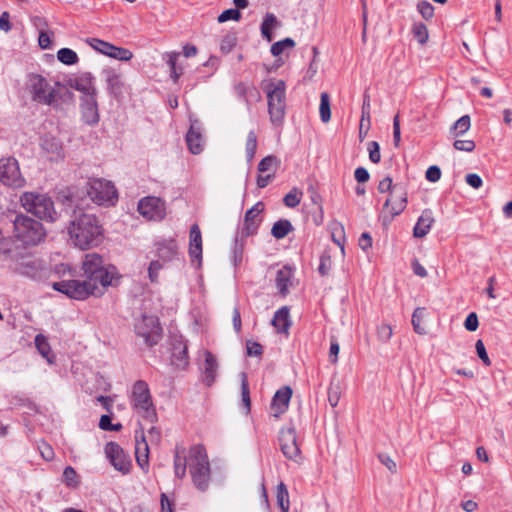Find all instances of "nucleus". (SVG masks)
<instances>
[{"mask_svg": "<svg viewBox=\"0 0 512 512\" xmlns=\"http://www.w3.org/2000/svg\"><path fill=\"white\" fill-rule=\"evenodd\" d=\"M66 200L68 202L66 212L69 213V210L72 212L67 227L70 241L81 250L98 246L103 238V228L98 218L94 214L74 207L73 199L70 196H67Z\"/></svg>", "mask_w": 512, "mask_h": 512, "instance_id": "obj_1", "label": "nucleus"}, {"mask_svg": "<svg viewBox=\"0 0 512 512\" xmlns=\"http://www.w3.org/2000/svg\"><path fill=\"white\" fill-rule=\"evenodd\" d=\"M82 270L86 280L99 286L103 291L106 287L114 285V280L118 279L116 267L110 264L105 265L102 256L97 253L85 255Z\"/></svg>", "mask_w": 512, "mask_h": 512, "instance_id": "obj_2", "label": "nucleus"}, {"mask_svg": "<svg viewBox=\"0 0 512 512\" xmlns=\"http://www.w3.org/2000/svg\"><path fill=\"white\" fill-rule=\"evenodd\" d=\"M6 261L11 272L33 280L44 279L49 273L46 263L29 252L14 250Z\"/></svg>", "mask_w": 512, "mask_h": 512, "instance_id": "obj_3", "label": "nucleus"}, {"mask_svg": "<svg viewBox=\"0 0 512 512\" xmlns=\"http://www.w3.org/2000/svg\"><path fill=\"white\" fill-rule=\"evenodd\" d=\"M189 472L195 487L201 492L206 491L209 487L211 470L206 449L201 444L194 445L189 450Z\"/></svg>", "mask_w": 512, "mask_h": 512, "instance_id": "obj_4", "label": "nucleus"}, {"mask_svg": "<svg viewBox=\"0 0 512 512\" xmlns=\"http://www.w3.org/2000/svg\"><path fill=\"white\" fill-rule=\"evenodd\" d=\"M13 236L24 246H35L44 240L46 230L41 222L19 214L13 220Z\"/></svg>", "mask_w": 512, "mask_h": 512, "instance_id": "obj_5", "label": "nucleus"}, {"mask_svg": "<svg viewBox=\"0 0 512 512\" xmlns=\"http://www.w3.org/2000/svg\"><path fill=\"white\" fill-rule=\"evenodd\" d=\"M263 89L267 96L270 121L275 127H279L286 115V84L283 80L271 81Z\"/></svg>", "mask_w": 512, "mask_h": 512, "instance_id": "obj_6", "label": "nucleus"}, {"mask_svg": "<svg viewBox=\"0 0 512 512\" xmlns=\"http://www.w3.org/2000/svg\"><path fill=\"white\" fill-rule=\"evenodd\" d=\"M20 202L27 212L32 213L40 220L54 222L58 218L54 202L46 194L25 192L21 195Z\"/></svg>", "mask_w": 512, "mask_h": 512, "instance_id": "obj_7", "label": "nucleus"}, {"mask_svg": "<svg viewBox=\"0 0 512 512\" xmlns=\"http://www.w3.org/2000/svg\"><path fill=\"white\" fill-rule=\"evenodd\" d=\"M132 407L146 421L155 423L158 419L156 408L148 384L143 380L134 383L132 389Z\"/></svg>", "mask_w": 512, "mask_h": 512, "instance_id": "obj_8", "label": "nucleus"}, {"mask_svg": "<svg viewBox=\"0 0 512 512\" xmlns=\"http://www.w3.org/2000/svg\"><path fill=\"white\" fill-rule=\"evenodd\" d=\"M52 288L75 300H85L90 295L101 296L103 294V290L99 286L86 279L83 281L72 279L54 282Z\"/></svg>", "mask_w": 512, "mask_h": 512, "instance_id": "obj_9", "label": "nucleus"}, {"mask_svg": "<svg viewBox=\"0 0 512 512\" xmlns=\"http://www.w3.org/2000/svg\"><path fill=\"white\" fill-rule=\"evenodd\" d=\"M87 194L91 200L99 205H113L117 198V190L111 181L105 179H91L88 182Z\"/></svg>", "mask_w": 512, "mask_h": 512, "instance_id": "obj_10", "label": "nucleus"}, {"mask_svg": "<svg viewBox=\"0 0 512 512\" xmlns=\"http://www.w3.org/2000/svg\"><path fill=\"white\" fill-rule=\"evenodd\" d=\"M135 333L145 344L152 347L162 339V328L156 316L143 315L135 324Z\"/></svg>", "mask_w": 512, "mask_h": 512, "instance_id": "obj_11", "label": "nucleus"}, {"mask_svg": "<svg viewBox=\"0 0 512 512\" xmlns=\"http://www.w3.org/2000/svg\"><path fill=\"white\" fill-rule=\"evenodd\" d=\"M32 99L38 103L52 105L56 101V91L45 77L32 74L29 77Z\"/></svg>", "mask_w": 512, "mask_h": 512, "instance_id": "obj_12", "label": "nucleus"}, {"mask_svg": "<svg viewBox=\"0 0 512 512\" xmlns=\"http://www.w3.org/2000/svg\"><path fill=\"white\" fill-rule=\"evenodd\" d=\"M279 444L283 455L296 463L302 461L301 450L297 442L296 429L293 426L282 428L279 433Z\"/></svg>", "mask_w": 512, "mask_h": 512, "instance_id": "obj_13", "label": "nucleus"}, {"mask_svg": "<svg viewBox=\"0 0 512 512\" xmlns=\"http://www.w3.org/2000/svg\"><path fill=\"white\" fill-rule=\"evenodd\" d=\"M101 75L106 83L107 93L117 101L122 100L128 88L122 72L113 67H105Z\"/></svg>", "mask_w": 512, "mask_h": 512, "instance_id": "obj_14", "label": "nucleus"}, {"mask_svg": "<svg viewBox=\"0 0 512 512\" xmlns=\"http://www.w3.org/2000/svg\"><path fill=\"white\" fill-rule=\"evenodd\" d=\"M0 181L10 187H22L25 179L22 177L18 161L13 157L0 159Z\"/></svg>", "mask_w": 512, "mask_h": 512, "instance_id": "obj_15", "label": "nucleus"}, {"mask_svg": "<svg viewBox=\"0 0 512 512\" xmlns=\"http://www.w3.org/2000/svg\"><path fill=\"white\" fill-rule=\"evenodd\" d=\"M138 212L149 220H162L166 215L165 202L158 197H145L138 203Z\"/></svg>", "mask_w": 512, "mask_h": 512, "instance_id": "obj_16", "label": "nucleus"}, {"mask_svg": "<svg viewBox=\"0 0 512 512\" xmlns=\"http://www.w3.org/2000/svg\"><path fill=\"white\" fill-rule=\"evenodd\" d=\"M105 454L116 470L123 474L130 471L131 460L118 443H107L105 446Z\"/></svg>", "mask_w": 512, "mask_h": 512, "instance_id": "obj_17", "label": "nucleus"}, {"mask_svg": "<svg viewBox=\"0 0 512 512\" xmlns=\"http://www.w3.org/2000/svg\"><path fill=\"white\" fill-rule=\"evenodd\" d=\"M186 143L189 151L192 154H200L204 147V138L201 133V127L198 121L191 123L190 128L186 134Z\"/></svg>", "mask_w": 512, "mask_h": 512, "instance_id": "obj_18", "label": "nucleus"}, {"mask_svg": "<svg viewBox=\"0 0 512 512\" xmlns=\"http://www.w3.org/2000/svg\"><path fill=\"white\" fill-rule=\"evenodd\" d=\"M234 93L240 100L245 102L248 108H250L253 102L261 100L259 90L252 84L238 82L234 85Z\"/></svg>", "mask_w": 512, "mask_h": 512, "instance_id": "obj_19", "label": "nucleus"}, {"mask_svg": "<svg viewBox=\"0 0 512 512\" xmlns=\"http://www.w3.org/2000/svg\"><path fill=\"white\" fill-rule=\"evenodd\" d=\"M263 211V203L257 202L252 208L248 209L244 218V234L253 235L257 232L261 219L260 213Z\"/></svg>", "mask_w": 512, "mask_h": 512, "instance_id": "obj_20", "label": "nucleus"}, {"mask_svg": "<svg viewBox=\"0 0 512 512\" xmlns=\"http://www.w3.org/2000/svg\"><path fill=\"white\" fill-rule=\"evenodd\" d=\"M81 113L83 121L88 125L99 122L98 104L96 96L83 97L81 99Z\"/></svg>", "mask_w": 512, "mask_h": 512, "instance_id": "obj_21", "label": "nucleus"}, {"mask_svg": "<svg viewBox=\"0 0 512 512\" xmlns=\"http://www.w3.org/2000/svg\"><path fill=\"white\" fill-rule=\"evenodd\" d=\"M156 254L163 262H170L178 256V244L175 239H163L156 244Z\"/></svg>", "mask_w": 512, "mask_h": 512, "instance_id": "obj_22", "label": "nucleus"}, {"mask_svg": "<svg viewBox=\"0 0 512 512\" xmlns=\"http://www.w3.org/2000/svg\"><path fill=\"white\" fill-rule=\"evenodd\" d=\"M291 396L292 389L289 386H283L276 391L271 403L275 417H279L287 410Z\"/></svg>", "mask_w": 512, "mask_h": 512, "instance_id": "obj_23", "label": "nucleus"}, {"mask_svg": "<svg viewBox=\"0 0 512 512\" xmlns=\"http://www.w3.org/2000/svg\"><path fill=\"white\" fill-rule=\"evenodd\" d=\"M95 78L90 72L81 74L71 83V87L84 94V97L96 96Z\"/></svg>", "mask_w": 512, "mask_h": 512, "instance_id": "obj_24", "label": "nucleus"}, {"mask_svg": "<svg viewBox=\"0 0 512 512\" xmlns=\"http://www.w3.org/2000/svg\"><path fill=\"white\" fill-rule=\"evenodd\" d=\"M407 205V193L403 187L398 189L395 194H391L384 203L385 208L390 207V214L395 217L399 215L406 208Z\"/></svg>", "mask_w": 512, "mask_h": 512, "instance_id": "obj_25", "label": "nucleus"}, {"mask_svg": "<svg viewBox=\"0 0 512 512\" xmlns=\"http://www.w3.org/2000/svg\"><path fill=\"white\" fill-rule=\"evenodd\" d=\"M434 221L432 211L430 209L423 210L414 226L413 236L416 238L425 237L429 233Z\"/></svg>", "mask_w": 512, "mask_h": 512, "instance_id": "obj_26", "label": "nucleus"}, {"mask_svg": "<svg viewBox=\"0 0 512 512\" xmlns=\"http://www.w3.org/2000/svg\"><path fill=\"white\" fill-rule=\"evenodd\" d=\"M189 255L192 260L202 259V236L197 224L192 225L190 229Z\"/></svg>", "mask_w": 512, "mask_h": 512, "instance_id": "obj_27", "label": "nucleus"}, {"mask_svg": "<svg viewBox=\"0 0 512 512\" xmlns=\"http://www.w3.org/2000/svg\"><path fill=\"white\" fill-rule=\"evenodd\" d=\"M218 363L215 356L210 352H205L204 377L203 381L207 386H212L217 377Z\"/></svg>", "mask_w": 512, "mask_h": 512, "instance_id": "obj_28", "label": "nucleus"}, {"mask_svg": "<svg viewBox=\"0 0 512 512\" xmlns=\"http://www.w3.org/2000/svg\"><path fill=\"white\" fill-rule=\"evenodd\" d=\"M139 440L138 432H136V447H135V455L136 460L139 466L144 469L145 467H148V455H149V447L147 440L144 435V431L141 430Z\"/></svg>", "mask_w": 512, "mask_h": 512, "instance_id": "obj_29", "label": "nucleus"}, {"mask_svg": "<svg viewBox=\"0 0 512 512\" xmlns=\"http://www.w3.org/2000/svg\"><path fill=\"white\" fill-rule=\"evenodd\" d=\"M271 323L278 333H288L289 327L291 325L289 308L287 306H283L278 309L275 312Z\"/></svg>", "mask_w": 512, "mask_h": 512, "instance_id": "obj_30", "label": "nucleus"}, {"mask_svg": "<svg viewBox=\"0 0 512 512\" xmlns=\"http://www.w3.org/2000/svg\"><path fill=\"white\" fill-rule=\"evenodd\" d=\"M292 276L293 272L290 267L284 266L283 268L277 271L275 282L278 292L282 296L287 295L288 287L291 284Z\"/></svg>", "mask_w": 512, "mask_h": 512, "instance_id": "obj_31", "label": "nucleus"}, {"mask_svg": "<svg viewBox=\"0 0 512 512\" xmlns=\"http://www.w3.org/2000/svg\"><path fill=\"white\" fill-rule=\"evenodd\" d=\"M365 122H367L366 131H368L371 125V98L368 90H366L363 94V104L361 109V120L359 126L360 140H362V127L365 126Z\"/></svg>", "mask_w": 512, "mask_h": 512, "instance_id": "obj_32", "label": "nucleus"}, {"mask_svg": "<svg viewBox=\"0 0 512 512\" xmlns=\"http://www.w3.org/2000/svg\"><path fill=\"white\" fill-rule=\"evenodd\" d=\"M185 449L180 446H176L174 453V473L179 479H182L186 475L187 460L185 457Z\"/></svg>", "mask_w": 512, "mask_h": 512, "instance_id": "obj_33", "label": "nucleus"}, {"mask_svg": "<svg viewBox=\"0 0 512 512\" xmlns=\"http://www.w3.org/2000/svg\"><path fill=\"white\" fill-rule=\"evenodd\" d=\"M172 363L178 368L188 366V348L186 345H175L172 353Z\"/></svg>", "mask_w": 512, "mask_h": 512, "instance_id": "obj_34", "label": "nucleus"}, {"mask_svg": "<svg viewBox=\"0 0 512 512\" xmlns=\"http://www.w3.org/2000/svg\"><path fill=\"white\" fill-rule=\"evenodd\" d=\"M42 149L51 155V159L59 158L62 155V145L54 137H45L41 142Z\"/></svg>", "mask_w": 512, "mask_h": 512, "instance_id": "obj_35", "label": "nucleus"}, {"mask_svg": "<svg viewBox=\"0 0 512 512\" xmlns=\"http://www.w3.org/2000/svg\"><path fill=\"white\" fill-rule=\"evenodd\" d=\"M293 229L294 228L289 220L280 219L273 224L271 234L276 239H283L293 231Z\"/></svg>", "mask_w": 512, "mask_h": 512, "instance_id": "obj_36", "label": "nucleus"}, {"mask_svg": "<svg viewBox=\"0 0 512 512\" xmlns=\"http://www.w3.org/2000/svg\"><path fill=\"white\" fill-rule=\"evenodd\" d=\"M278 24V20L276 16L272 13H267L263 19L261 24V34L264 39L268 42L272 41V29L275 28Z\"/></svg>", "mask_w": 512, "mask_h": 512, "instance_id": "obj_37", "label": "nucleus"}, {"mask_svg": "<svg viewBox=\"0 0 512 512\" xmlns=\"http://www.w3.org/2000/svg\"><path fill=\"white\" fill-rule=\"evenodd\" d=\"M180 56L179 52H171L167 55V64L170 68V77L174 83H177L180 76L183 74V68L177 65V60Z\"/></svg>", "mask_w": 512, "mask_h": 512, "instance_id": "obj_38", "label": "nucleus"}, {"mask_svg": "<svg viewBox=\"0 0 512 512\" xmlns=\"http://www.w3.org/2000/svg\"><path fill=\"white\" fill-rule=\"evenodd\" d=\"M277 505L282 512H289L290 502L288 490L283 482L277 485L276 492Z\"/></svg>", "mask_w": 512, "mask_h": 512, "instance_id": "obj_39", "label": "nucleus"}, {"mask_svg": "<svg viewBox=\"0 0 512 512\" xmlns=\"http://www.w3.org/2000/svg\"><path fill=\"white\" fill-rule=\"evenodd\" d=\"M319 113L321 121L327 123L331 119L330 96L327 92L320 95Z\"/></svg>", "mask_w": 512, "mask_h": 512, "instance_id": "obj_40", "label": "nucleus"}, {"mask_svg": "<svg viewBox=\"0 0 512 512\" xmlns=\"http://www.w3.org/2000/svg\"><path fill=\"white\" fill-rule=\"evenodd\" d=\"M57 58L65 65H74L79 60L77 53L69 48H61L57 52Z\"/></svg>", "mask_w": 512, "mask_h": 512, "instance_id": "obj_41", "label": "nucleus"}, {"mask_svg": "<svg viewBox=\"0 0 512 512\" xmlns=\"http://www.w3.org/2000/svg\"><path fill=\"white\" fill-rule=\"evenodd\" d=\"M412 34L421 45H424L428 41V29L427 26L422 22H415L413 24Z\"/></svg>", "mask_w": 512, "mask_h": 512, "instance_id": "obj_42", "label": "nucleus"}, {"mask_svg": "<svg viewBox=\"0 0 512 512\" xmlns=\"http://www.w3.org/2000/svg\"><path fill=\"white\" fill-rule=\"evenodd\" d=\"M241 400H242V404L245 408V413L248 414L251 410V399H250V391H249L247 376L245 373H242Z\"/></svg>", "mask_w": 512, "mask_h": 512, "instance_id": "obj_43", "label": "nucleus"}, {"mask_svg": "<svg viewBox=\"0 0 512 512\" xmlns=\"http://www.w3.org/2000/svg\"><path fill=\"white\" fill-rule=\"evenodd\" d=\"M424 315H425V308L423 307H418L414 310L413 312V315H412V325H413V329L414 331L419 334V335H424L426 334V330L425 328L421 325V322L424 318Z\"/></svg>", "mask_w": 512, "mask_h": 512, "instance_id": "obj_44", "label": "nucleus"}, {"mask_svg": "<svg viewBox=\"0 0 512 512\" xmlns=\"http://www.w3.org/2000/svg\"><path fill=\"white\" fill-rule=\"evenodd\" d=\"M257 149V135L254 131H250L247 135L245 152L248 162H251L255 156Z\"/></svg>", "mask_w": 512, "mask_h": 512, "instance_id": "obj_45", "label": "nucleus"}, {"mask_svg": "<svg viewBox=\"0 0 512 512\" xmlns=\"http://www.w3.org/2000/svg\"><path fill=\"white\" fill-rule=\"evenodd\" d=\"M471 125L470 117L468 115H464L460 117L451 127V132L455 137L464 134L469 130Z\"/></svg>", "mask_w": 512, "mask_h": 512, "instance_id": "obj_46", "label": "nucleus"}, {"mask_svg": "<svg viewBox=\"0 0 512 512\" xmlns=\"http://www.w3.org/2000/svg\"><path fill=\"white\" fill-rule=\"evenodd\" d=\"M302 191L297 189V188H292L289 193H287L284 198H283V202L285 204V206L289 207V208H295L296 206H298L301 202V198H302Z\"/></svg>", "mask_w": 512, "mask_h": 512, "instance_id": "obj_47", "label": "nucleus"}, {"mask_svg": "<svg viewBox=\"0 0 512 512\" xmlns=\"http://www.w3.org/2000/svg\"><path fill=\"white\" fill-rule=\"evenodd\" d=\"M295 46V41L292 38H285L283 40L277 41L271 46V54L275 57L281 55L286 48H293Z\"/></svg>", "mask_w": 512, "mask_h": 512, "instance_id": "obj_48", "label": "nucleus"}, {"mask_svg": "<svg viewBox=\"0 0 512 512\" xmlns=\"http://www.w3.org/2000/svg\"><path fill=\"white\" fill-rule=\"evenodd\" d=\"M86 42L96 51L108 55L112 49L113 44L100 40L98 38H88Z\"/></svg>", "mask_w": 512, "mask_h": 512, "instance_id": "obj_49", "label": "nucleus"}, {"mask_svg": "<svg viewBox=\"0 0 512 512\" xmlns=\"http://www.w3.org/2000/svg\"><path fill=\"white\" fill-rule=\"evenodd\" d=\"M63 482L68 487H77L79 485V479L77 472L75 469L71 466H67L63 471Z\"/></svg>", "mask_w": 512, "mask_h": 512, "instance_id": "obj_50", "label": "nucleus"}, {"mask_svg": "<svg viewBox=\"0 0 512 512\" xmlns=\"http://www.w3.org/2000/svg\"><path fill=\"white\" fill-rule=\"evenodd\" d=\"M236 43H237L236 34L235 33H227L225 36H223V38L221 40L220 51L223 54H228L235 47Z\"/></svg>", "mask_w": 512, "mask_h": 512, "instance_id": "obj_51", "label": "nucleus"}, {"mask_svg": "<svg viewBox=\"0 0 512 512\" xmlns=\"http://www.w3.org/2000/svg\"><path fill=\"white\" fill-rule=\"evenodd\" d=\"M401 187L400 184H393L392 178L387 176L379 182L378 191L380 193L390 192V194H395Z\"/></svg>", "mask_w": 512, "mask_h": 512, "instance_id": "obj_52", "label": "nucleus"}, {"mask_svg": "<svg viewBox=\"0 0 512 512\" xmlns=\"http://www.w3.org/2000/svg\"><path fill=\"white\" fill-rule=\"evenodd\" d=\"M107 56L121 61H129L133 57V54L126 48L116 47L113 45Z\"/></svg>", "mask_w": 512, "mask_h": 512, "instance_id": "obj_53", "label": "nucleus"}, {"mask_svg": "<svg viewBox=\"0 0 512 512\" xmlns=\"http://www.w3.org/2000/svg\"><path fill=\"white\" fill-rule=\"evenodd\" d=\"M35 345H36V348L39 351V353L43 357L47 358L48 355L51 352V347H50V344L47 341L46 337L43 336L42 334L36 335V337H35Z\"/></svg>", "mask_w": 512, "mask_h": 512, "instance_id": "obj_54", "label": "nucleus"}, {"mask_svg": "<svg viewBox=\"0 0 512 512\" xmlns=\"http://www.w3.org/2000/svg\"><path fill=\"white\" fill-rule=\"evenodd\" d=\"M279 164V160L276 156L269 155L264 157L258 164V170L261 173L271 170L274 167H277Z\"/></svg>", "mask_w": 512, "mask_h": 512, "instance_id": "obj_55", "label": "nucleus"}, {"mask_svg": "<svg viewBox=\"0 0 512 512\" xmlns=\"http://www.w3.org/2000/svg\"><path fill=\"white\" fill-rule=\"evenodd\" d=\"M332 267L331 256L328 252H324L320 257V263L318 266V272L321 276H326L329 274Z\"/></svg>", "mask_w": 512, "mask_h": 512, "instance_id": "obj_56", "label": "nucleus"}, {"mask_svg": "<svg viewBox=\"0 0 512 512\" xmlns=\"http://www.w3.org/2000/svg\"><path fill=\"white\" fill-rule=\"evenodd\" d=\"M99 427L105 431H120L122 429L121 423L113 424L111 421V416L102 415L99 421Z\"/></svg>", "mask_w": 512, "mask_h": 512, "instance_id": "obj_57", "label": "nucleus"}, {"mask_svg": "<svg viewBox=\"0 0 512 512\" xmlns=\"http://www.w3.org/2000/svg\"><path fill=\"white\" fill-rule=\"evenodd\" d=\"M417 10L425 20H429L434 16V7L428 1L419 2Z\"/></svg>", "mask_w": 512, "mask_h": 512, "instance_id": "obj_58", "label": "nucleus"}, {"mask_svg": "<svg viewBox=\"0 0 512 512\" xmlns=\"http://www.w3.org/2000/svg\"><path fill=\"white\" fill-rule=\"evenodd\" d=\"M241 18V13L238 9L236 8H230V9H227L225 11H223L219 16H218V22L219 23H224L228 20H235V21H239Z\"/></svg>", "mask_w": 512, "mask_h": 512, "instance_id": "obj_59", "label": "nucleus"}, {"mask_svg": "<svg viewBox=\"0 0 512 512\" xmlns=\"http://www.w3.org/2000/svg\"><path fill=\"white\" fill-rule=\"evenodd\" d=\"M246 353L250 357H261L263 354V347L256 341L247 340Z\"/></svg>", "mask_w": 512, "mask_h": 512, "instance_id": "obj_60", "label": "nucleus"}, {"mask_svg": "<svg viewBox=\"0 0 512 512\" xmlns=\"http://www.w3.org/2000/svg\"><path fill=\"white\" fill-rule=\"evenodd\" d=\"M369 159L372 163H379L381 159L380 146L376 141H370L368 143Z\"/></svg>", "mask_w": 512, "mask_h": 512, "instance_id": "obj_61", "label": "nucleus"}, {"mask_svg": "<svg viewBox=\"0 0 512 512\" xmlns=\"http://www.w3.org/2000/svg\"><path fill=\"white\" fill-rule=\"evenodd\" d=\"M14 251L11 249V240L8 237H5L0 230V255L6 256V260Z\"/></svg>", "mask_w": 512, "mask_h": 512, "instance_id": "obj_62", "label": "nucleus"}, {"mask_svg": "<svg viewBox=\"0 0 512 512\" xmlns=\"http://www.w3.org/2000/svg\"><path fill=\"white\" fill-rule=\"evenodd\" d=\"M475 348H476L478 357L482 360V362L485 364V366H490L491 361L488 357L485 345L481 339L476 341Z\"/></svg>", "mask_w": 512, "mask_h": 512, "instance_id": "obj_63", "label": "nucleus"}, {"mask_svg": "<svg viewBox=\"0 0 512 512\" xmlns=\"http://www.w3.org/2000/svg\"><path fill=\"white\" fill-rule=\"evenodd\" d=\"M453 146L455 149L464 152H472L476 147L473 140H455Z\"/></svg>", "mask_w": 512, "mask_h": 512, "instance_id": "obj_64", "label": "nucleus"}]
</instances>
